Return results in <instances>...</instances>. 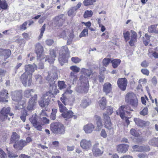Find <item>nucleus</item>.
<instances>
[{
  "label": "nucleus",
  "mask_w": 158,
  "mask_h": 158,
  "mask_svg": "<svg viewBox=\"0 0 158 158\" xmlns=\"http://www.w3.org/2000/svg\"><path fill=\"white\" fill-rule=\"evenodd\" d=\"M70 57L69 51L67 46H62L60 50L58 60L61 65L68 62V58Z\"/></svg>",
  "instance_id": "1"
},
{
  "label": "nucleus",
  "mask_w": 158,
  "mask_h": 158,
  "mask_svg": "<svg viewBox=\"0 0 158 158\" xmlns=\"http://www.w3.org/2000/svg\"><path fill=\"white\" fill-rule=\"evenodd\" d=\"M10 108L9 107H3L0 110V123L7 121L9 123L10 120L11 118L9 117L13 116L14 114L10 113Z\"/></svg>",
  "instance_id": "2"
},
{
  "label": "nucleus",
  "mask_w": 158,
  "mask_h": 158,
  "mask_svg": "<svg viewBox=\"0 0 158 158\" xmlns=\"http://www.w3.org/2000/svg\"><path fill=\"white\" fill-rule=\"evenodd\" d=\"M55 95L53 91H49L44 94L39 101V104L42 107L47 106L49 104L50 99Z\"/></svg>",
  "instance_id": "3"
},
{
  "label": "nucleus",
  "mask_w": 158,
  "mask_h": 158,
  "mask_svg": "<svg viewBox=\"0 0 158 158\" xmlns=\"http://www.w3.org/2000/svg\"><path fill=\"white\" fill-rule=\"evenodd\" d=\"M113 112V109L111 107L107 108L106 113H104L103 114V119L105 122V127L109 130L112 129V124L109 115H111Z\"/></svg>",
  "instance_id": "4"
},
{
  "label": "nucleus",
  "mask_w": 158,
  "mask_h": 158,
  "mask_svg": "<svg viewBox=\"0 0 158 158\" xmlns=\"http://www.w3.org/2000/svg\"><path fill=\"white\" fill-rule=\"evenodd\" d=\"M52 74V77L51 74L48 72L46 80L48 81L50 86L52 87V90L53 91L54 93L55 94H56L58 92V90L56 89V85L55 84V81L54 80L58 78V75L57 73L56 72L53 73Z\"/></svg>",
  "instance_id": "5"
},
{
  "label": "nucleus",
  "mask_w": 158,
  "mask_h": 158,
  "mask_svg": "<svg viewBox=\"0 0 158 158\" xmlns=\"http://www.w3.org/2000/svg\"><path fill=\"white\" fill-rule=\"evenodd\" d=\"M128 110L133 111V110L128 105H123L121 106L116 112L117 114L119 115L123 119L125 118L126 122L128 124H129L130 122L128 118L125 117V115L126 113H129Z\"/></svg>",
  "instance_id": "6"
},
{
  "label": "nucleus",
  "mask_w": 158,
  "mask_h": 158,
  "mask_svg": "<svg viewBox=\"0 0 158 158\" xmlns=\"http://www.w3.org/2000/svg\"><path fill=\"white\" fill-rule=\"evenodd\" d=\"M51 130L54 133L63 134L65 133V129L63 124L60 123H54L50 125Z\"/></svg>",
  "instance_id": "7"
},
{
  "label": "nucleus",
  "mask_w": 158,
  "mask_h": 158,
  "mask_svg": "<svg viewBox=\"0 0 158 158\" xmlns=\"http://www.w3.org/2000/svg\"><path fill=\"white\" fill-rule=\"evenodd\" d=\"M125 101L129 102L130 104L135 109L138 104V100L135 94L133 93H131L127 94L126 96Z\"/></svg>",
  "instance_id": "8"
},
{
  "label": "nucleus",
  "mask_w": 158,
  "mask_h": 158,
  "mask_svg": "<svg viewBox=\"0 0 158 158\" xmlns=\"http://www.w3.org/2000/svg\"><path fill=\"white\" fill-rule=\"evenodd\" d=\"M20 79L25 87L30 86L31 84L32 77L30 74H27L24 73L20 76Z\"/></svg>",
  "instance_id": "9"
},
{
  "label": "nucleus",
  "mask_w": 158,
  "mask_h": 158,
  "mask_svg": "<svg viewBox=\"0 0 158 158\" xmlns=\"http://www.w3.org/2000/svg\"><path fill=\"white\" fill-rule=\"evenodd\" d=\"M35 51L37 55V60L41 61L44 58V49L39 43L36 44L35 47Z\"/></svg>",
  "instance_id": "10"
},
{
  "label": "nucleus",
  "mask_w": 158,
  "mask_h": 158,
  "mask_svg": "<svg viewBox=\"0 0 158 158\" xmlns=\"http://www.w3.org/2000/svg\"><path fill=\"white\" fill-rule=\"evenodd\" d=\"M89 84L86 82L81 81V85L78 84L76 88V91L79 93H86L89 90Z\"/></svg>",
  "instance_id": "11"
},
{
  "label": "nucleus",
  "mask_w": 158,
  "mask_h": 158,
  "mask_svg": "<svg viewBox=\"0 0 158 158\" xmlns=\"http://www.w3.org/2000/svg\"><path fill=\"white\" fill-rule=\"evenodd\" d=\"M29 120L33 124L34 127L37 130L40 131L42 130L41 124L38 121V117L35 114L33 115L31 118H29Z\"/></svg>",
  "instance_id": "12"
},
{
  "label": "nucleus",
  "mask_w": 158,
  "mask_h": 158,
  "mask_svg": "<svg viewBox=\"0 0 158 158\" xmlns=\"http://www.w3.org/2000/svg\"><path fill=\"white\" fill-rule=\"evenodd\" d=\"M64 15L60 14L55 17L53 23L55 25V26L60 27L62 25L64 21Z\"/></svg>",
  "instance_id": "13"
},
{
  "label": "nucleus",
  "mask_w": 158,
  "mask_h": 158,
  "mask_svg": "<svg viewBox=\"0 0 158 158\" xmlns=\"http://www.w3.org/2000/svg\"><path fill=\"white\" fill-rule=\"evenodd\" d=\"M37 100V94L34 95L30 99L28 102V104L27 107V109L28 110L32 111L34 110V107L36 102Z\"/></svg>",
  "instance_id": "14"
},
{
  "label": "nucleus",
  "mask_w": 158,
  "mask_h": 158,
  "mask_svg": "<svg viewBox=\"0 0 158 158\" xmlns=\"http://www.w3.org/2000/svg\"><path fill=\"white\" fill-rule=\"evenodd\" d=\"M80 145L81 148L84 150H88L91 147V143L90 140L85 139H82L80 143Z\"/></svg>",
  "instance_id": "15"
},
{
  "label": "nucleus",
  "mask_w": 158,
  "mask_h": 158,
  "mask_svg": "<svg viewBox=\"0 0 158 158\" xmlns=\"http://www.w3.org/2000/svg\"><path fill=\"white\" fill-rule=\"evenodd\" d=\"M61 35L64 39L66 40L68 39V36H69V38H68L67 41V44L69 45L71 43L72 39L73 38V35L72 33H70L68 30L63 31L61 33Z\"/></svg>",
  "instance_id": "16"
},
{
  "label": "nucleus",
  "mask_w": 158,
  "mask_h": 158,
  "mask_svg": "<svg viewBox=\"0 0 158 158\" xmlns=\"http://www.w3.org/2000/svg\"><path fill=\"white\" fill-rule=\"evenodd\" d=\"M37 68V65L35 64L33 65L30 64L26 65L25 66V72L24 73L27 74H31V76L32 77V74L34 72L35 69H36Z\"/></svg>",
  "instance_id": "17"
},
{
  "label": "nucleus",
  "mask_w": 158,
  "mask_h": 158,
  "mask_svg": "<svg viewBox=\"0 0 158 158\" xmlns=\"http://www.w3.org/2000/svg\"><path fill=\"white\" fill-rule=\"evenodd\" d=\"M12 98L13 101L18 102L19 103L22 98V94L21 91H15L12 93Z\"/></svg>",
  "instance_id": "18"
},
{
  "label": "nucleus",
  "mask_w": 158,
  "mask_h": 158,
  "mask_svg": "<svg viewBox=\"0 0 158 158\" xmlns=\"http://www.w3.org/2000/svg\"><path fill=\"white\" fill-rule=\"evenodd\" d=\"M118 87L122 90H124L126 89L127 84V81L125 78L119 79L117 81Z\"/></svg>",
  "instance_id": "19"
},
{
  "label": "nucleus",
  "mask_w": 158,
  "mask_h": 158,
  "mask_svg": "<svg viewBox=\"0 0 158 158\" xmlns=\"http://www.w3.org/2000/svg\"><path fill=\"white\" fill-rule=\"evenodd\" d=\"M98 145L99 143H96L93 146L92 150L94 155L95 156H100L103 153V152L98 148Z\"/></svg>",
  "instance_id": "20"
},
{
  "label": "nucleus",
  "mask_w": 158,
  "mask_h": 158,
  "mask_svg": "<svg viewBox=\"0 0 158 158\" xmlns=\"http://www.w3.org/2000/svg\"><path fill=\"white\" fill-rule=\"evenodd\" d=\"M129 147L127 144H120L117 146V150L118 152L125 153L128 150Z\"/></svg>",
  "instance_id": "21"
},
{
  "label": "nucleus",
  "mask_w": 158,
  "mask_h": 158,
  "mask_svg": "<svg viewBox=\"0 0 158 158\" xmlns=\"http://www.w3.org/2000/svg\"><path fill=\"white\" fill-rule=\"evenodd\" d=\"M49 52L50 56L48 58L46 56L45 60L46 61L48 60L50 63H52L54 62L55 60V58L56 57V51L52 49L49 51Z\"/></svg>",
  "instance_id": "22"
},
{
  "label": "nucleus",
  "mask_w": 158,
  "mask_h": 158,
  "mask_svg": "<svg viewBox=\"0 0 158 158\" xmlns=\"http://www.w3.org/2000/svg\"><path fill=\"white\" fill-rule=\"evenodd\" d=\"M7 91L6 89H3L0 91V102H7L8 100H6L8 97Z\"/></svg>",
  "instance_id": "23"
},
{
  "label": "nucleus",
  "mask_w": 158,
  "mask_h": 158,
  "mask_svg": "<svg viewBox=\"0 0 158 158\" xmlns=\"http://www.w3.org/2000/svg\"><path fill=\"white\" fill-rule=\"evenodd\" d=\"M20 138V135L16 132H13L10 138V143H16L17 142L19 141Z\"/></svg>",
  "instance_id": "24"
},
{
  "label": "nucleus",
  "mask_w": 158,
  "mask_h": 158,
  "mask_svg": "<svg viewBox=\"0 0 158 158\" xmlns=\"http://www.w3.org/2000/svg\"><path fill=\"white\" fill-rule=\"evenodd\" d=\"M73 113L71 110H67L64 113L62 114V116L64 118H70L73 117L74 119H76L77 117L73 115Z\"/></svg>",
  "instance_id": "25"
},
{
  "label": "nucleus",
  "mask_w": 158,
  "mask_h": 158,
  "mask_svg": "<svg viewBox=\"0 0 158 158\" xmlns=\"http://www.w3.org/2000/svg\"><path fill=\"white\" fill-rule=\"evenodd\" d=\"M94 126L92 124H89L85 126L84 129L85 132L87 133H90L93 130Z\"/></svg>",
  "instance_id": "26"
},
{
  "label": "nucleus",
  "mask_w": 158,
  "mask_h": 158,
  "mask_svg": "<svg viewBox=\"0 0 158 158\" xmlns=\"http://www.w3.org/2000/svg\"><path fill=\"white\" fill-rule=\"evenodd\" d=\"M111 84L108 82L104 84L103 87V90L106 94L110 93L111 91Z\"/></svg>",
  "instance_id": "27"
},
{
  "label": "nucleus",
  "mask_w": 158,
  "mask_h": 158,
  "mask_svg": "<svg viewBox=\"0 0 158 158\" xmlns=\"http://www.w3.org/2000/svg\"><path fill=\"white\" fill-rule=\"evenodd\" d=\"M90 102L89 99L87 97H85L82 101L80 105L83 108H85L90 104Z\"/></svg>",
  "instance_id": "28"
},
{
  "label": "nucleus",
  "mask_w": 158,
  "mask_h": 158,
  "mask_svg": "<svg viewBox=\"0 0 158 158\" xmlns=\"http://www.w3.org/2000/svg\"><path fill=\"white\" fill-rule=\"evenodd\" d=\"M92 71L89 69H86L84 68H82L81 70V73L82 76L84 75L85 77H89L91 75Z\"/></svg>",
  "instance_id": "29"
},
{
  "label": "nucleus",
  "mask_w": 158,
  "mask_h": 158,
  "mask_svg": "<svg viewBox=\"0 0 158 158\" xmlns=\"http://www.w3.org/2000/svg\"><path fill=\"white\" fill-rule=\"evenodd\" d=\"M94 118L96 121L97 127L98 129V130H99L101 128L102 126L101 118L100 116L97 115H95L94 116Z\"/></svg>",
  "instance_id": "30"
},
{
  "label": "nucleus",
  "mask_w": 158,
  "mask_h": 158,
  "mask_svg": "<svg viewBox=\"0 0 158 158\" xmlns=\"http://www.w3.org/2000/svg\"><path fill=\"white\" fill-rule=\"evenodd\" d=\"M157 24L152 25L149 27L148 28V31L149 33H154L156 34H158V29H156V27Z\"/></svg>",
  "instance_id": "31"
},
{
  "label": "nucleus",
  "mask_w": 158,
  "mask_h": 158,
  "mask_svg": "<svg viewBox=\"0 0 158 158\" xmlns=\"http://www.w3.org/2000/svg\"><path fill=\"white\" fill-rule=\"evenodd\" d=\"M134 121L135 124L138 126L143 127L144 126L146 123L145 122L141 120L139 118H135L134 119Z\"/></svg>",
  "instance_id": "32"
},
{
  "label": "nucleus",
  "mask_w": 158,
  "mask_h": 158,
  "mask_svg": "<svg viewBox=\"0 0 158 158\" xmlns=\"http://www.w3.org/2000/svg\"><path fill=\"white\" fill-rule=\"evenodd\" d=\"M99 106L101 109L103 110L106 105V100L104 97H102L99 101Z\"/></svg>",
  "instance_id": "33"
},
{
  "label": "nucleus",
  "mask_w": 158,
  "mask_h": 158,
  "mask_svg": "<svg viewBox=\"0 0 158 158\" xmlns=\"http://www.w3.org/2000/svg\"><path fill=\"white\" fill-rule=\"evenodd\" d=\"M149 144L152 146L158 147V138H154L150 139Z\"/></svg>",
  "instance_id": "34"
},
{
  "label": "nucleus",
  "mask_w": 158,
  "mask_h": 158,
  "mask_svg": "<svg viewBox=\"0 0 158 158\" xmlns=\"http://www.w3.org/2000/svg\"><path fill=\"white\" fill-rule=\"evenodd\" d=\"M121 60L119 59H114L111 61V63L112 64V66L113 68L115 69L120 64Z\"/></svg>",
  "instance_id": "35"
},
{
  "label": "nucleus",
  "mask_w": 158,
  "mask_h": 158,
  "mask_svg": "<svg viewBox=\"0 0 158 158\" xmlns=\"http://www.w3.org/2000/svg\"><path fill=\"white\" fill-rule=\"evenodd\" d=\"M34 92V91L32 89H29L24 90L23 92V95L24 97L29 98L31 96L32 93Z\"/></svg>",
  "instance_id": "36"
},
{
  "label": "nucleus",
  "mask_w": 158,
  "mask_h": 158,
  "mask_svg": "<svg viewBox=\"0 0 158 158\" xmlns=\"http://www.w3.org/2000/svg\"><path fill=\"white\" fill-rule=\"evenodd\" d=\"M57 102L59 106V110L60 112L64 113L67 110L66 107L63 106L60 101H58Z\"/></svg>",
  "instance_id": "37"
},
{
  "label": "nucleus",
  "mask_w": 158,
  "mask_h": 158,
  "mask_svg": "<svg viewBox=\"0 0 158 158\" xmlns=\"http://www.w3.org/2000/svg\"><path fill=\"white\" fill-rule=\"evenodd\" d=\"M60 100L65 106L69 104L68 99L65 94H62V97L60 98Z\"/></svg>",
  "instance_id": "38"
},
{
  "label": "nucleus",
  "mask_w": 158,
  "mask_h": 158,
  "mask_svg": "<svg viewBox=\"0 0 158 158\" xmlns=\"http://www.w3.org/2000/svg\"><path fill=\"white\" fill-rule=\"evenodd\" d=\"M11 54V51L9 49L4 50L2 53V55L4 56V58L7 59L10 55Z\"/></svg>",
  "instance_id": "39"
},
{
  "label": "nucleus",
  "mask_w": 158,
  "mask_h": 158,
  "mask_svg": "<svg viewBox=\"0 0 158 158\" xmlns=\"http://www.w3.org/2000/svg\"><path fill=\"white\" fill-rule=\"evenodd\" d=\"M93 12L92 10H86L85 11L84 14V17L85 18H87L89 17H91L93 15Z\"/></svg>",
  "instance_id": "40"
},
{
  "label": "nucleus",
  "mask_w": 158,
  "mask_h": 158,
  "mask_svg": "<svg viewBox=\"0 0 158 158\" xmlns=\"http://www.w3.org/2000/svg\"><path fill=\"white\" fill-rule=\"evenodd\" d=\"M96 0H84L83 3L85 6H88L93 5L94 3L96 2Z\"/></svg>",
  "instance_id": "41"
},
{
  "label": "nucleus",
  "mask_w": 158,
  "mask_h": 158,
  "mask_svg": "<svg viewBox=\"0 0 158 158\" xmlns=\"http://www.w3.org/2000/svg\"><path fill=\"white\" fill-rule=\"evenodd\" d=\"M27 114V111L26 110H24L23 111L21 112L20 115V118L23 122L25 121L26 118Z\"/></svg>",
  "instance_id": "42"
},
{
  "label": "nucleus",
  "mask_w": 158,
  "mask_h": 158,
  "mask_svg": "<svg viewBox=\"0 0 158 158\" xmlns=\"http://www.w3.org/2000/svg\"><path fill=\"white\" fill-rule=\"evenodd\" d=\"M132 148L134 151L136 152H143V146L138 145H135L132 147Z\"/></svg>",
  "instance_id": "43"
},
{
  "label": "nucleus",
  "mask_w": 158,
  "mask_h": 158,
  "mask_svg": "<svg viewBox=\"0 0 158 158\" xmlns=\"http://www.w3.org/2000/svg\"><path fill=\"white\" fill-rule=\"evenodd\" d=\"M58 85L60 89H62L66 88V85L64 81H59L58 82Z\"/></svg>",
  "instance_id": "44"
},
{
  "label": "nucleus",
  "mask_w": 158,
  "mask_h": 158,
  "mask_svg": "<svg viewBox=\"0 0 158 158\" xmlns=\"http://www.w3.org/2000/svg\"><path fill=\"white\" fill-rule=\"evenodd\" d=\"M88 29L85 28L81 33L79 37L81 38L82 37H85L88 34Z\"/></svg>",
  "instance_id": "45"
},
{
  "label": "nucleus",
  "mask_w": 158,
  "mask_h": 158,
  "mask_svg": "<svg viewBox=\"0 0 158 158\" xmlns=\"http://www.w3.org/2000/svg\"><path fill=\"white\" fill-rule=\"evenodd\" d=\"M110 61L111 59L109 58H105L102 61L103 65L105 67H107L109 65Z\"/></svg>",
  "instance_id": "46"
},
{
  "label": "nucleus",
  "mask_w": 158,
  "mask_h": 158,
  "mask_svg": "<svg viewBox=\"0 0 158 158\" xmlns=\"http://www.w3.org/2000/svg\"><path fill=\"white\" fill-rule=\"evenodd\" d=\"M13 147L14 148L18 150H21L22 146H21L20 141H18L17 143H15L13 145Z\"/></svg>",
  "instance_id": "47"
},
{
  "label": "nucleus",
  "mask_w": 158,
  "mask_h": 158,
  "mask_svg": "<svg viewBox=\"0 0 158 158\" xmlns=\"http://www.w3.org/2000/svg\"><path fill=\"white\" fill-rule=\"evenodd\" d=\"M77 77V74L75 72H72L70 73V80L73 81H76Z\"/></svg>",
  "instance_id": "48"
},
{
  "label": "nucleus",
  "mask_w": 158,
  "mask_h": 158,
  "mask_svg": "<svg viewBox=\"0 0 158 158\" xmlns=\"http://www.w3.org/2000/svg\"><path fill=\"white\" fill-rule=\"evenodd\" d=\"M7 7V4L5 1L0 2V8L3 9H6Z\"/></svg>",
  "instance_id": "49"
},
{
  "label": "nucleus",
  "mask_w": 158,
  "mask_h": 158,
  "mask_svg": "<svg viewBox=\"0 0 158 158\" xmlns=\"http://www.w3.org/2000/svg\"><path fill=\"white\" fill-rule=\"evenodd\" d=\"M70 69L73 71V72L78 73L80 70L79 68L77 67L76 66H72L70 67Z\"/></svg>",
  "instance_id": "50"
},
{
  "label": "nucleus",
  "mask_w": 158,
  "mask_h": 158,
  "mask_svg": "<svg viewBox=\"0 0 158 158\" xmlns=\"http://www.w3.org/2000/svg\"><path fill=\"white\" fill-rule=\"evenodd\" d=\"M45 24H44V25L42 26V28L40 29L41 30V32L40 33V34L39 36V39H41L42 38L43 33L44 32V31L45 30Z\"/></svg>",
  "instance_id": "51"
},
{
  "label": "nucleus",
  "mask_w": 158,
  "mask_h": 158,
  "mask_svg": "<svg viewBox=\"0 0 158 158\" xmlns=\"http://www.w3.org/2000/svg\"><path fill=\"white\" fill-rule=\"evenodd\" d=\"M130 133L132 135L137 137L139 135L138 132L134 129H131L130 130Z\"/></svg>",
  "instance_id": "52"
},
{
  "label": "nucleus",
  "mask_w": 158,
  "mask_h": 158,
  "mask_svg": "<svg viewBox=\"0 0 158 158\" xmlns=\"http://www.w3.org/2000/svg\"><path fill=\"white\" fill-rule=\"evenodd\" d=\"M148 114V108L145 107L140 112V114L143 116L146 115Z\"/></svg>",
  "instance_id": "53"
},
{
  "label": "nucleus",
  "mask_w": 158,
  "mask_h": 158,
  "mask_svg": "<svg viewBox=\"0 0 158 158\" xmlns=\"http://www.w3.org/2000/svg\"><path fill=\"white\" fill-rule=\"evenodd\" d=\"M0 157L1 158H7L6 154L1 148H0Z\"/></svg>",
  "instance_id": "54"
},
{
  "label": "nucleus",
  "mask_w": 158,
  "mask_h": 158,
  "mask_svg": "<svg viewBox=\"0 0 158 158\" xmlns=\"http://www.w3.org/2000/svg\"><path fill=\"white\" fill-rule=\"evenodd\" d=\"M81 60V59L77 57H73L71 58V60L75 63H78Z\"/></svg>",
  "instance_id": "55"
},
{
  "label": "nucleus",
  "mask_w": 158,
  "mask_h": 158,
  "mask_svg": "<svg viewBox=\"0 0 158 158\" xmlns=\"http://www.w3.org/2000/svg\"><path fill=\"white\" fill-rule=\"evenodd\" d=\"M27 21L25 22H24L21 25L20 27V29L22 30H25L27 29Z\"/></svg>",
  "instance_id": "56"
},
{
  "label": "nucleus",
  "mask_w": 158,
  "mask_h": 158,
  "mask_svg": "<svg viewBox=\"0 0 158 158\" xmlns=\"http://www.w3.org/2000/svg\"><path fill=\"white\" fill-rule=\"evenodd\" d=\"M8 156L10 158H15L18 156V155L14 154L10 152H9L8 154Z\"/></svg>",
  "instance_id": "57"
},
{
  "label": "nucleus",
  "mask_w": 158,
  "mask_h": 158,
  "mask_svg": "<svg viewBox=\"0 0 158 158\" xmlns=\"http://www.w3.org/2000/svg\"><path fill=\"white\" fill-rule=\"evenodd\" d=\"M137 40V39L131 38L130 41L129 42L130 45L132 46L134 45V43Z\"/></svg>",
  "instance_id": "58"
},
{
  "label": "nucleus",
  "mask_w": 158,
  "mask_h": 158,
  "mask_svg": "<svg viewBox=\"0 0 158 158\" xmlns=\"http://www.w3.org/2000/svg\"><path fill=\"white\" fill-rule=\"evenodd\" d=\"M123 35L125 39L126 40V41H127L129 39V37L130 35L129 32L128 31H127L126 32L123 33Z\"/></svg>",
  "instance_id": "59"
},
{
  "label": "nucleus",
  "mask_w": 158,
  "mask_h": 158,
  "mask_svg": "<svg viewBox=\"0 0 158 158\" xmlns=\"http://www.w3.org/2000/svg\"><path fill=\"white\" fill-rule=\"evenodd\" d=\"M101 135L104 138H106V137L107 135L104 129H102V130L101 133Z\"/></svg>",
  "instance_id": "60"
},
{
  "label": "nucleus",
  "mask_w": 158,
  "mask_h": 158,
  "mask_svg": "<svg viewBox=\"0 0 158 158\" xmlns=\"http://www.w3.org/2000/svg\"><path fill=\"white\" fill-rule=\"evenodd\" d=\"M141 72L143 74L147 76H148L149 73V71L147 69H142Z\"/></svg>",
  "instance_id": "61"
},
{
  "label": "nucleus",
  "mask_w": 158,
  "mask_h": 158,
  "mask_svg": "<svg viewBox=\"0 0 158 158\" xmlns=\"http://www.w3.org/2000/svg\"><path fill=\"white\" fill-rule=\"evenodd\" d=\"M143 152H147L150 150V148L149 146L146 145L145 146H143Z\"/></svg>",
  "instance_id": "62"
},
{
  "label": "nucleus",
  "mask_w": 158,
  "mask_h": 158,
  "mask_svg": "<svg viewBox=\"0 0 158 158\" xmlns=\"http://www.w3.org/2000/svg\"><path fill=\"white\" fill-rule=\"evenodd\" d=\"M53 42L52 40L49 39L46 40V43L47 45L50 46L53 44Z\"/></svg>",
  "instance_id": "63"
},
{
  "label": "nucleus",
  "mask_w": 158,
  "mask_h": 158,
  "mask_svg": "<svg viewBox=\"0 0 158 158\" xmlns=\"http://www.w3.org/2000/svg\"><path fill=\"white\" fill-rule=\"evenodd\" d=\"M41 119L44 123H49V120L46 117H41Z\"/></svg>",
  "instance_id": "64"
}]
</instances>
